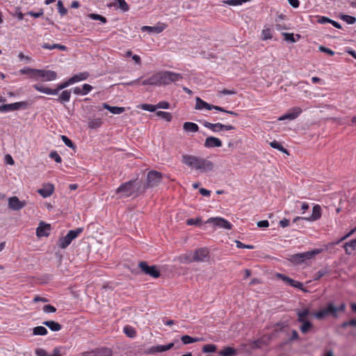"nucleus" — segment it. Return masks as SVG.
Segmentation results:
<instances>
[{
  "label": "nucleus",
  "instance_id": "f257e3e1",
  "mask_svg": "<svg viewBox=\"0 0 356 356\" xmlns=\"http://www.w3.org/2000/svg\"><path fill=\"white\" fill-rule=\"evenodd\" d=\"M181 162L191 169L201 172H211L214 168V164L211 161L191 154L182 155Z\"/></svg>",
  "mask_w": 356,
  "mask_h": 356
},
{
  "label": "nucleus",
  "instance_id": "f03ea898",
  "mask_svg": "<svg viewBox=\"0 0 356 356\" xmlns=\"http://www.w3.org/2000/svg\"><path fill=\"white\" fill-rule=\"evenodd\" d=\"M321 252V249H314L311 251L295 254L291 256L289 261L295 264H300L305 262L306 260L312 259Z\"/></svg>",
  "mask_w": 356,
  "mask_h": 356
},
{
  "label": "nucleus",
  "instance_id": "7ed1b4c3",
  "mask_svg": "<svg viewBox=\"0 0 356 356\" xmlns=\"http://www.w3.org/2000/svg\"><path fill=\"white\" fill-rule=\"evenodd\" d=\"M70 85H72V83L70 79H69L67 81L58 84L55 89L49 88L40 84H35L33 86V87L36 90L47 95H57L60 90L70 86Z\"/></svg>",
  "mask_w": 356,
  "mask_h": 356
},
{
  "label": "nucleus",
  "instance_id": "20e7f679",
  "mask_svg": "<svg viewBox=\"0 0 356 356\" xmlns=\"http://www.w3.org/2000/svg\"><path fill=\"white\" fill-rule=\"evenodd\" d=\"M82 232L83 228L81 227L70 230L65 236L59 238L58 241V246L61 249H65L74 238L79 236Z\"/></svg>",
  "mask_w": 356,
  "mask_h": 356
},
{
  "label": "nucleus",
  "instance_id": "39448f33",
  "mask_svg": "<svg viewBox=\"0 0 356 356\" xmlns=\"http://www.w3.org/2000/svg\"><path fill=\"white\" fill-rule=\"evenodd\" d=\"M162 178V173L156 170L149 171L147 175V182L143 187V191L148 188L157 186L161 183Z\"/></svg>",
  "mask_w": 356,
  "mask_h": 356
},
{
  "label": "nucleus",
  "instance_id": "423d86ee",
  "mask_svg": "<svg viewBox=\"0 0 356 356\" xmlns=\"http://www.w3.org/2000/svg\"><path fill=\"white\" fill-rule=\"evenodd\" d=\"M195 108L199 109V110L203 109V108H205L207 110L214 109V110H216V111H220L222 113L230 114L234 116L238 115V114L236 112H234L233 111H227V110H225L223 107L209 104L207 102L202 100V99H200V97H197V99H196Z\"/></svg>",
  "mask_w": 356,
  "mask_h": 356
},
{
  "label": "nucleus",
  "instance_id": "0eeeda50",
  "mask_svg": "<svg viewBox=\"0 0 356 356\" xmlns=\"http://www.w3.org/2000/svg\"><path fill=\"white\" fill-rule=\"evenodd\" d=\"M314 316L318 320H322L327 316H332L334 318H337L338 314H336L334 305L333 302H328L326 306L320 310L313 313Z\"/></svg>",
  "mask_w": 356,
  "mask_h": 356
},
{
  "label": "nucleus",
  "instance_id": "6e6552de",
  "mask_svg": "<svg viewBox=\"0 0 356 356\" xmlns=\"http://www.w3.org/2000/svg\"><path fill=\"white\" fill-rule=\"evenodd\" d=\"M161 86L169 85L171 83L179 81L182 79L181 74L170 71L159 72Z\"/></svg>",
  "mask_w": 356,
  "mask_h": 356
},
{
  "label": "nucleus",
  "instance_id": "1a4fd4ad",
  "mask_svg": "<svg viewBox=\"0 0 356 356\" xmlns=\"http://www.w3.org/2000/svg\"><path fill=\"white\" fill-rule=\"evenodd\" d=\"M136 179L131 180L124 184H122L117 189L116 194L122 193L123 197H130L135 193V186L138 185Z\"/></svg>",
  "mask_w": 356,
  "mask_h": 356
},
{
  "label": "nucleus",
  "instance_id": "9d476101",
  "mask_svg": "<svg viewBox=\"0 0 356 356\" xmlns=\"http://www.w3.org/2000/svg\"><path fill=\"white\" fill-rule=\"evenodd\" d=\"M138 267L143 273L146 275L151 276L153 278H158L161 275V272L156 267V266H148L147 262L140 261L138 264Z\"/></svg>",
  "mask_w": 356,
  "mask_h": 356
},
{
  "label": "nucleus",
  "instance_id": "9b49d317",
  "mask_svg": "<svg viewBox=\"0 0 356 356\" xmlns=\"http://www.w3.org/2000/svg\"><path fill=\"white\" fill-rule=\"evenodd\" d=\"M28 102H18L13 104H3L0 106L1 113H7L19 109H26L29 107Z\"/></svg>",
  "mask_w": 356,
  "mask_h": 356
},
{
  "label": "nucleus",
  "instance_id": "f8f14e48",
  "mask_svg": "<svg viewBox=\"0 0 356 356\" xmlns=\"http://www.w3.org/2000/svg\"><path fill=\"white\" fill-rule=\"evenodd\" d=\"M204 126L215 133L220 132L221 131H234L236 129L235 127L231 124H223L220 122L213 124L209 122H205L204 123Z\"/></svg>",
  "mask_w": 356,
  "mask_h": 356
},
{
  "label": "nucleus",
  "instance_id": "ddd939ff",
  "mask_svg": "<svg viewBox=\"0 0 356 356\" xmlns=\"http://www.w3.org/2000/svg\"><path fill=\"white\" fill-rule=\"evenodd\" d=\"M41 78L44 81H54L57 78V74L52 70H38L35 79Z\"/></svg>",
  "mask_w": 356,
  "mask_h": 356
},
{
  "label": "nucleus",
  "instance_id": "4468645a",
  "mask_svg": "<svg viewBox=\"0 0 356 356\" xmlns=\"http://www.w3.org/2000/svg\"><path fill=\"white\" fill-rule=\"evenodd\" d=\"M51 226L50 224L40 221L36 229V236L40 237H47L50 234Z\"/></svg>",
  "mask_w": 356,
  "mask_h": 356
},
{
  "label": "nucleus",
  "instance_id": "2eb2a0df",
  "mask_svg": "<svg viewBox=\"0 0 356 356\" xmlns=\"http://www.w3.org/2000/svg\"><path fill=\"white\" fill-rule=\"evenodd\" d=\"M206 223H213L216 226L225 228L226 229H232V224L227 220L220 217L210 218L207 220Z\"/></svg>",
  "mask_w": 356,
  "mask_h": 356
},
{
  "label": "nucleus",
  "instance_id": "dca6fc26",
  "mask_svg": "<svg viewBox=\"0 0 356 356\" xmlns=\"http://www.w3.org/2000/svg\"><path fill=\"white\" fill-rule=\"evenodd\" d=\"M209 252L207 248H199L195 251L193 255L194 262H204L209 257Z\"/></svg>",
  "mask_w": 356,
  "mask_h": 356
},
{
  "label": "nucleus",
  "instance_id": "f3484780",
  "mask_svg": "<svg viewBox=\"0 0 356 356\" xmlns=\"http://www.w3.org/2000/svg\"><path fill=\"white\" fill-rule=\"evenodd\" d=\"M302 111L300 107L291 108L286 114L280 117L278 120L283 121L285 120H295L301 114Z\"/></svg>",
  "mask_w": 356,
  "mask_h": 356
},
{
  "label": "nucleus",
  "instance_id": "a211bd4d",
  "mask_svg": "<svg viewBox=\"0 0 356 356\" xmlns=\"http://www.w3.org/2000/svg\"><path fill=\"white\" fill-rule=\"evenodd\" d=\"M112 350L108 348H97L92 351L85 352L81 356H111Z\"/></svg>",
  "mask_w": 356,
  "mask_h": 356
},
{
  "label": "nucleus",
  "instance_id": "6ab92c4d",
  "mask_svg": "<svg viewBox=\"0 0 356 356\" xmlns=\"http://www.w3.org/2000/svg\"><path fill=\"white\" fill-rule=\"evenodd\" d=\"M26 202H22L17 196L8 199V207L13 211H19L25 207Z\"/></svg>",
  "mask_w": 356,
  "mask_h": 356
},
{
  "label": "nucleus",
  "instance_id": "aec40b11",
  "mask_svg": "<svg viewBox=\"0 0 356 356\" xmlns=\"http://www.w3.org/2000/svg\"><path fill=\"white\" fill-rule=\"evenodd\" d=\"M322 209L319 204H315L312 209V213L309 217H305L304 220L309 222L316 221L321 218Z\"/></svg>",
  "mask_w": 356,
  "mask_h": 356
},
{
  "label": "nucleus",
  "instance_id": "412c9836",
  "mask_svg": "<svg viewBox=\"0 0 356 356\" xmlns=\"http://www.w3.org/2000/svg\"><path fill=\"white\" fill-rule=\"evenodd\" d=\"M159 72L155 73L151 76L143 80L141 83L143 86H161Z\"/></svg>",
  "mask_w": 356,
  "mask_h": 356
},
{
  "label": "nucleus",
  "instance_id": "4be33fe9",
  "mask_svg": "<svg viewBox=\"0 0 356 356\" xmlns=\"http://www.w3.org/2000/svg\"><path fill=\"white\" fill-rule=\"evenodd\" d=\"M54 191V186L51 184H45L43 185L42 188H40L38 190V193L42 197H50Z\"/></svg>",
  "mask_w": 356,
  "mask_h": 356
},
{
  "label": "nucleus",
  "instance_id": "5701e85b",
  "mask_svg": "<svg viewBox=\"0 0 356 356\" xmlns=\"http://www.w3.org/2000/svg\"><path fill=\"white\" fill-rule=\"evenodd\" d=\"M167 28V25L164 23H158L154 26H143L141 28L143 31L154 32L156 33H160Z\"/></svg>",
  "mask_w": 356,
  "mask_h": 356
},
{
  "label": "nucleus",
  "instance_id": "b1692460",
  "mask_svg": "<svg viewBox=\"0 0 356 356\" xmlns=\"http://www.w3.org/2000/svg\"><path fill=\"white\" fill-rule=\"evenodd\" d=\"M222 146V141L216 137H207L204 141V147L207 148L220 147Z\"/></svg>",
  "mask_w": 356,
  "mask_h": 356
},
{
  "label": "nucleus",
  "instance_id": "393cba45",
  "mask_svg": "<svg viewBox=\"0 0 356 356\" xmlns=\"http://www.w3.org/2000/svg\"><path fill=\"white\" fill-rule=\"evenodd\" d=\"M89 76V73L87 72H83L73 75L70 79L72 84L86 80Z\"/></svg>",
  "mask_w": 356,
  "mask_h": 356
},
{
  "label": "nucleus",
  "instance_id": "a878e982",
  "mask_svg": "<svg viewBox=\"0 0 356 356\" xmlns=\"http://www.w3.org/2000/svg\"><path fill=\"white\" fill-rule=\"evenodd\" d=\"M71 91L68 90H63L56 100L61 104L69 102L71 98Z\"/></svg>",
  "mask_w": 356,
  "mask_h": 356
},
{
  "label": "nucleus",
  "instance_id": "bb28decb",
  "mask_svg": "<svg viewBox=\"0 0 356 356\" xmlns=\"http://www.w3.org/2000/svg\"><path fill=\"white\" fill-rule=\"evenodd\" d=\"M41 47L42 49H48V50L58 49L61 51H66L67 49L66 46L60 44H49L47 42H44Z\"/></svg>",
  "mask_w": 356,
  "mask_h": 356
},
{
  "label": "nucleus",
  "instance_id": "cd10ccee",
  "mask_svg": "<svg viewBox=\"0 0 356 356\" xmlns=\"http://www.w3.org/2000/svg\"><path fill=\"white\" fill-rule=\"evenodd\" d=\"M113 6L120 9L122 12H127L129 10V6L125 0H115Z\"/></svg>",
  "mask_w": 356,
  "mask_h": 356
},
{
  "label": "nucleus",
  "instance_id": "c85d7f7f",
  "mask_svg": "<svg viewBox=\"0 0 356 356\" xmlns=\"http://www.w3.org/2000/svg\"><path fill=\"white\" fill-rule=\"evenodd\" d=\"M343 248L347 254H351L353 251L356 250V238L346 243Z\"/></svg>",
  "mask_w": 356,
  "mask_h": 356
},
{
  "label": "nucleus",
  "instance_id": "c756f323",
  "mask_svg": "<svg viewBox=\"0 0 356 356\" xmlns=\"http://www.w3.org/2000/svg\"><path fill=\"white\" fill-rule=\"evenodd\" d=\"M103 107L109 111L113 114H120L123 113L125 110L124 107H120V106H111L106 103L103 104Z\"/></svg>",
  "mask_w": 356,
  "mask_h": 356
},
{
  "label": "nucleus",
  "instance_id": "7c9ffc66",
  "mask_svg": "<svg viewBox=\"0 0 356 356\" xmlns=\"http://www.w3.org/2000/svg\"><path fill=\"white\" fill-rule=\"evenodd\" d=\"M183 129L186 132H197L199 129V127L197 124L191 122H186L184 123Z\"/></svg>",
  "mask_w": 356,
  "mask_h": 356
},
{
  "label": "nucleus",
  "instance_id": "2f4dec72",
  "mask_svg": "<svg viewBox=\"0 0 356 356\" xmlns=\"http://www.w3.org/2000/svg\"><path fill=\"white\" fill-rule=\"evenodd\" d=\"M309 309L308 308L298 310L297 316H298V321L301 323L305 321H307V316L309 315Z\"/></svg>",
  "mask_w": 356,
  "mask_h": 356
},
{
  "label": "nucleus",
  "instance_id": "473e14b6",
  "mask_svg": "<svg viewBox=\"0 0 356 356\" xmlns=\"http://www.w3.org/2000/svg\"><path fill=\"white\" fill-rule=\"evenodd\" d=\"M285 17H286V16L284 15L280 14L275 19V22H276L275 28L277 31H282V30L288 29V27L286 26V24L281 23V21L284 19Z\"/></svg>",
  "mask_w": 356,
  "mask_h": 356
},
{
  "label": "nucleus",
  "instance_id": "72a5a7b5",
  "mask_svg": "<svg viewBox=\"0 0 356 356\" xmlns=\"http://www.w3.org/2000/svg\"><path fill=\"white\" fill-rule=\"evenodd\" d=\"M43 325L47 326L51 331L57 332L61 330L62 326L58 323L54 321H47L43 322Z\"/></svg>",
  "mask_w": 356,
  "mask_h": 356
},
{
  "label": "nucleus",
  "instance_id": "f704fd0d",
  "mask_svg": "<svg viewBox=\"0 0 356 356\" xmlns=\"http://www.w3.org/2000/svg\"><path fill=\"white\" fill-rule=\"evenodd\" d=\"M102 124V120L101 118H90L88 120V127L90 129H97Z\"/></svg>",
  "mask_w": 356,
  "mask_h": 356
},
{
  "label": "nucleus",
  "instance_id": "c9c22d12",
  "mask_svg": "<svg viewBox=\"0 0 356 356\" xmlns=\"http://www.w3.org/2000/svg\"><path fill=\"white\" fill-rule=\"evenodd\" d=\"M178 261L181 264H190L194 262L193 259V256H191L189 253H186L181 254L178 257Z\"/></svg>",
  "mask_w": 356,
  "mask_h": 356
},
{
  "label": "nucleus",
  "instance_id": "e433bc0d",
  "mask_svg": "<svg viewBox=\"0 0 356 356\" xmlns=\"http://www.w3.org/2000/svg\"><path fill=\"white\" fill-rule=\"evenodd\" d=\"M236 354V351L234 348L225 347L219 352L220 356H234Z\"/></svg>",
  "mask_w": 356,
  "mask_h": 356
},
{
  "label": "nucleus",
  "instance_id": "4c0bfd02",
  "mask_svg": "<svg viewBox=\"0 0 356 356\" xmlns=\"http://www.w3.org/2000/svg\"><path fill=\"white\" fill-rule=\"evenodd\" d=\"M123 331L124 334L130 338H134L136 336V330L130 325H125L123 328Z\"/></svg>",
  "mask_w": 356,
  "mask_h": 356
},
{
  "label": "nucleus",
  "instance_id": "58836bf2",
  "mask_svg": "<svg viewBox=\"0 0 356 356\" xmlns=\"http://www.w3.org/2000/svg\"><path fill=\"white\" fill-rule=\"evenodd\" d=\"M200 338H193L189 335H184L181 337V341L184 344H189L200 341Z\"/></svg>",
  "mask_w": 356,
  "mask_h": 356
},
{
  "label": "nucleus",
  "instance_id": "ea45409f",
  "mask_svg": "<svg viewBox=\"0 0 356 356\" xmlns=\"http://www.w3.org/2000/svg\"><path fill=\"white\" fill-rule=\"evenodd\" d=\"M168 350L165 345H159L152 346L147 351L148 353L153 354L155 353H161Z\"/></svg>",
  "mask_w": 356,
  "mask_h": 356
},
{
  "label": "nucleus",
  "instance_id": "a19ab883",
  "mask_svg": "<svg viewBox=\"0 0 356 356\" xmlns=\"http://www.w3.org/2000/svg\"><path fill=\"white\" fill-rule=\"evenodd\" d=\"M37 69H32L30 67H24L19 70L20 74H29L31 77L35 78L36 77V72Z\"/></svg>",
  "mask_w": 356,
  "mask_h": 356
},
{
  "label": "nucleus",
  "instance_id": "79ce46f5",
  "mask_svg": "<svg viewBox=\"0 0 356 356\" xmlns=\"http://www.w3.org/2000/svg\"><path fill=\"white\" fill-rule=\"evenodd\" d=\"M273 38L272 30L270 28H265L261 31V39L263 40H270Z\"/></svg>",
  "mask_w": 356,
  "mask_h": 356
},
{
  "label": "nucleus",
  "instance_id": "37998d69",
  "mask_svg": "<svg viewBox=\"0 0 356 356\" xmlns=\"http://www.w3.org/2000/svg\"><path fill=\"white\" fill-rule=\"evenodd\" d=\"M33 333L34 335L44 336L48 333V331L43 326H37L33 328Z\"/></svg>",
  "mask_w": 356,
  "mask_h": 356
},
{
  "label": "nucleus",
  "instance_id": "c03bdc74",
  "mask_svg": "<svg viewBox=\"0 0 356 356\" xmlns=\"http://www.w3.org/2000/svg\"><path fill=\"white\" fill-rule=\"evenodd\" d=\"M302 323V325L300 327V331L303 334L307 333L310 329L312 327V324L308 320L305 321Z\"/></svg>",
  "mask_w": 356,
  "mask_h": 356
},
{
  "label": "nucleus",
  "instance_id": "a18cd8bd",
  "mask_svg": "<svg viewBox=\"0 0 356 356\" xmlns=\"http://www.w3.org/2000/svg\"><path fill=\"white\" fill-rule=\"evenodd\" d=\"M270 145L271 147H273L274 149H277L282 152L289 154L287 149H285L280 143H278L276 140H273V141L270 142Z\"/></svg>",
  "mask_w": 356,
  "mask_h": 356
},
{
  "label": "nucleus",
  "instance_id": "49530a36",
  "mask_svg": "<svg viewBox=\"0 0 356 356\" xmlns=\"http://www.w3.org/2000/svg\"><path fill=\"white\" fill-rule=\"evenodd\" d=\"M252 0H227L224 1L223 3L225 4L229 5V6H240L242 5L244 3L250 2Z\"/></svg>",
  "mask_w": 356,
  "mask_h": 356
},
{
  "label": "nucleus",
  "instance_id": "de8ad7c7",
  "mask_svg": "<svg viewBox=\"0 0 356 356\" xmlns=\"http://www.w3.org/2000/svg\"><path fill=\"white\" fill-rule=\"evenodd\" d=\"M156 115L158 117H161V118L165 120L167 122H170L172 119V116L170 113L165 111H157Z\"/></svg>",
  "mask_w": 356,
  "mask_h": 356
},
{
  "label": "nucleus",
  "instance_id": "09e8293b",
  "mask_svg": "<svg viewBox=\"0 0 356 356\" xmlns=\"http://www.w3.org/2000/svg\"><path fill=\"white\" fill-rule=\"evenodd\" d=\"M340 19L348 24H353L356 22V18L355 17L348 15H341L340 16Z\"/></svg>",
  "mask_w": 356,
  "mask_h": 356
},
{
  "label": "nucleus",
  "instance_id": "8fccbe9b",
  "mask_svg": "<svg viewBox=\"0 0 356 356\" xmlns=\"http://www.w3.org/2000/svg\"><path fill=\"white\" fill-rule=\"evenodd\" d=\"M88 17L93 20H99L104 24L106 23V22H107V19L105 17H104L101 15H99V14L90 13L88 15Z\"/></svg>",
  "mask_w": 356,
  "mask_h": 356
},
{
  "label": "nucleus",
  "instance_id": "3c124183",
  "mask_svg": "<svg viewBox=\"0 0 356 356\" xmlns=\"http://www.w3.org/2000/svg\"><path fill=\"white\" fill-rule=\"evenodd\" d=\"M186 223L187 225L200 226L202 225V218H188L186 220Z\"/></svg>",
  "mask_w": 356,
  "mask_h": 356
},
{
  "label": "nucleus",
  "instance_id": "603ef678",
  "mask_svg": "<svg viewBox=\"0 0 356 356\" xmlns=\"http://www.w3.org/2000/svg\"><path fill=\"white\" fill-rule=\"evenodd\" d=\"M277 277L280 278L281 280H282L284 282H285L289 285H290V286L293 287L294 280H293V279L286 276L284 274H281V273H278L277 275Z\"/></svg>",
  "mask_w": 356,
  "mask_h": 356
},
{
  "label": "nucleus",
  "instance_id": "864d4df0",
  "mask_svg": "<svg viewBox=\"0 0 356 356\" xmlns=\"http://www.w3.org/2000/svg\"><path fill=\"white\" fill-rule=\"evenodd\" d=\"M58 12L61 16H64L67 13V10L64 7L63 3L61 1H58L57 3Z\"/></svg>",
  "mask_w": 356,
  "mask_h": 356
},
{
  "label": "nucleus",
  "instance_id": "5fc2aeb1",
  "mask_svg": "<svg viewBox=\"0 0 356 356\" xmlns=\"http://www.w3.org/2000/svg\"><path fill=\"white\" fill-rule=\"evenodd\" d=\"M216 350V346L214 344H206L202 347L203 353H213Z\"/></svg>",
  "mask_w": 356,
  "mask_h": 356
},
{
  "label": "nucleus",
  "instance_id": "6e6d98bb",
  "mask_svg": "<svg viewBox=\"0 0 356 356\" xmlns=\"http://www.w3.org/2000/svg\"><path fill=\"white\" fill-rule=\"evenodd\" d=\"M49 157L51 159H54L58 163H60L62 162V159L56 151L51 152L49 154Z\"/></svg>",
  "mask_w": 356,
  "mask_h": 356
},
{
  "label": "nucleus",
  "instance_id": "4d7b16f0",
  "mask_svg": "<svg viewBox=\"0 0 356 356\" xmlns=\"http://www.w3.org/2000/svg\"><path fill=\"white\" fill-rule=\"evenodd\" d=\"M61 138L66 146L74 149L75 146L73 142L69 138H67L66 136H62Z\"/></svg>",
  "mask_w": 356,
  "mask_h": 356
},
{
  "label": "nucleus",
  "instance_id": "13d9d810",
  "mask_svg": "<svg viewBox=\"0 0 356 356\" xmlns=\"http://www.w3.org/2000/svg\"><path fill=\"white\" fill-rule=\"evenodd\" d=\"M282 35L286 41H289L291 42H296L297 41V40L294 38L293 33H283Z\"/></svg>",
  "mask_w": 356,
  "mask_h": 356
},
{
  "label": "nucleus",
  "instance_id": "bf43d9fd",
  "mask_svg": "<svg viewBox=\"0 0 356 356\" xmlns=\"http://www.w3.org/2000/svg\"><path fill=\"white\" fill-rule=\"evenodd\" d=\"M92 89L93 88L92 86L88 83H84L81 88L82 95L88 94Z\"/></svg>",
  "mask_w": 356,
  "mask_h": 356
},
{
  "label": "nucleus",
  "instance_id": "052dcab7",
  "mask_svg": "<svg viewBox=\"0 0 356 356\" xmlns=\"http://www.w3.org/2000/svg\"><path fill=\"white\" fill-rule=\"evenodd\" d=\"M141 108L145 111L154 112L156 110V105L144 104L141 106Z\"/></svg>",
  "mask_w": 356,
  "mask_h": 356
},
{
  "label": "nucleus",
  "instance_id": "680f3d73",
  "mask_svg": "<svg viewBox=\"0 0 356 356\" xmlns=\"http://www.w3.org/2000/svg\"><path fill=\"white\" fill-rule=\"evenodd\" d=\"M318 49H319L320 51L323 52V53H326V54H327L330 56H334V51L333 50H332L331 49H330V48H327V47H325L321 45V46H320L318 47Z\"/></svg>",
  "mask_w": 356,
  "mask_h": 356
},
{
  "label": "nucleus",
  "instance_id": "e2e57ef3",
  "mask_svg": "<svg viewBox=\"0 0 356 356\" xmlns=\"http://www.w3.org/2000/svg\"><path fill=\"white\" fill-rule=\"evenodd\" d=\"M348 326H353L356 327V319H351L348 321H345L341 324V327L346 328Z\"/></svg>",
  "mask_w": 356,
  "mask_h": 356
},
{
  "label": "nucleus",
  "instance_id": "0e129e2a",
  "mask_svg": "<svg viewBox=\"0 0 356 356\" xmlns=\"http://www.w3.org/2000/svg\"><path fill=\"white\" fill-rule=\"evenodd\" d=\"M356 232V227L351 229L348 234H346L345 236H343V237H341L339 241H337L336 243H334V244H339L340 242L346 240L347 238H348L349 236H350L352 234H353L355 232Z\"/></svg>",
  "mask_w": 356,
  "mask_h": 356
},
{
  "label": "nucleus",
  "instance_id": "69168bd1",
  "mask_svg": "<svg viewBox=\"0 0 356 356\" xmlns=\"http://www.w3.org/2000/svg\"><path fill=\"white\" fill-rule=\"evenodd\" d=\"M43 311L46 313H54L56 311V309L55 307L51 305H46L42 308Z\"/></svg>",
  "mask_w": 356,
  "mask_h": 356
},
{
  "label": "nucleus",
  "instance_id": "338daca9",
  "mask_svg": "<svg viewBox=\"0 0 356 356\" xmlns=\"http://www.w3.org/2000/svg\"><path fill=\"white\" fill-rule=\"evenodd\" d=\"M35 353L37 356H51V355L43 348H37Z\"/></svg>",
  "mask_w": 356,
  "mask_h": 356
},
{
  "label": "nucleus",
  "instance_id": "774afa93",
  "mask_svg": "<svg viewBox=\"0 0 356 356\" xmlns=\"http://www.w3.org/2000/svg\"><path fill=\"white\" fill-rule=\"evenodd\" d=\"M169 108H170V104L165 101L159 102L156 104V108L168 109Z\"/></svg>",
  "mask_w": 356,
  "mask_h": 356
}]
</instances>
